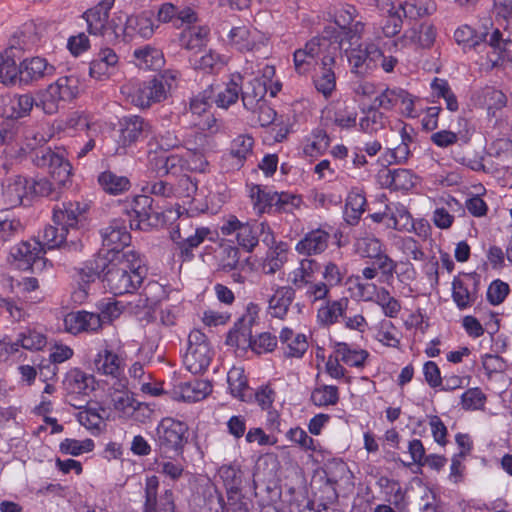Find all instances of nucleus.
I'll list each match as a JSON object with an SVG mask.
<instances>
[{
  "label": "nucleus",
  "instance_id": "1",
  "mask_svg": "<svg viewBox=\"0 0 512 512\" xmlns=\"http://www.w3.org/2000/svg\"><path fill=\"white\" fill-rule=\"evenodd\" d=\"M88 204L78 201H68L56 204L53 208L52 221L43 231V240L49 250L61 249L67 252H80L82 242L77 238L68 239L70 231H76L78 225L86 220Z\"/></svg>",
  "mask_w": 512,
  "mask_h": 512
},
{
  "label": "nucleus",
  "instance_id": "2",
  "mask_svg": "<svg viewBox=\"0 0 512 512\" xmlns=\"http://www.w3.org/2000/svg\"><path fill=\"white\" fill-rule=\"evenodd\" d=\"M145 274L146 269L137 253L113 254L112 257L108 256L102 281L111 293L123 295L140 287Z\"/></svg>",
  "mask_w": 512,
  "mask_h": 512
},
{
  "label": "nucleus",
  "instance_id": "3",
  "mask_svg": "<svg viewBox=\"0 0 512 512\" xmlns=\"http://www.w3.org/2000/svg\"><path fill=\"white\" fill-rule=\"evenodd\" d=\"M188 439V425L170 417L163 418L155 430L156 451L162 458L172 460L182 456Z\"/></svg>",
  "mask_w": 512,
  "mask_h": 512
},
{
  "label": "nucleus",
  "instance_id": "4",
  "mask_svg": "<svg viewBox=\"0 0 512 512\" xmlns=\"http://www.w3.org/2000/svg\"><path fill=\"white\" fill-rule=\"evenodd\" d=\"M177 78L178 72L165 70L163 73L143 81L131 94L132 104L141 109H146L165 101L169 97Z\"/></svg>",
  "mask_w": 512,
  "mask_h": 512
},
{
  "label": "nucleus",
  "instance_id": "5",
  "mask_svg": "<svg viewBox=\"0 0 512 512\" xmlns=\"http://www.w3.org/2000/svg\"><path fill=\"white\" fill-rule=\"evenodd\" d=\"M32 26H28L25 30L15 34L10 41L9 47L0 56V82L2 83H15L16 78H19L20 65L17 61L22 60L25 50L30 49L33 41L30 40Z\"/></svg>",
  "mask_w": 512,
  "mask_h": 512
},
{
  "label": "nucleus",
  "instance_id": "6",
  "mask_svg": "<svg viewBox=\"0 0 512 512\" xmlns=\"http://www.w3.org/2000/svg\"><path fill=\"white\" fill-rule=\"evenodd\" d=\"M78 93L77 79L73 76H64L50 84L45 90L38 93L37 107H41L44 113L54 114L59 109L60 102L70 101Z\"/></svg>",
  "mask_w": 512,
  "mask_h": 512
},
{
  "label": "nucleus",
  "instance_id": "7",
  "mask_svg": "<svg viewBox=\"0 0 512 512\" xmlns=\"http://www.w3.org/2000/svg\"><path fill=\"white\" fill-rule=\"evenodd\" d=\"M134 218L130 219V228L148 231L163 226L166 217L163 211L155 205L154 199L148 195H137L131 203ZM130 217H132L129 214Z\"/></svg>",
  "mask_w": 512,
  "mask_h": 512
},
{
  "label": "nucleus",
  "instance_id": "8",
  "mask_svg": "<svg viewBox=\"0 0 512 512\" xmlns=\"http://www.w3.org/2000/svg\"><path fill=\"white\" fill-rule=\"evenodd\" d=\"M100 234L103 247L105 248L102 249L104 256L112 257L113 254L136 253L133 250H124L126 247H129L131 242V234L127 229L124 219L111 220L107 227L100 230Z\"/></svg>",
  "mask_w": 512,
  "mask_h": 512
},
{
  "label": "nucleus",
  "instance_id": "9",
  "mask_svg": "<svg viewBox=\"0 0 512 512\" xmlns=\"http://www.w3.org/2000/svg\"><path fill=\"white\" fill-rule=\"evenodd\" d=\"M42 250L40 242L22 241L11 248L10 256L18 269L39 273L48 263V260L42 256Z\"/></svg>",
  "mask_w": 512,
  "mask_h": 512
},
{
  "label": "nucleus",
  "instance_id": "10",
  "mask_svg": "<svg viewBox=\"0 0 512 512\" xmlns=\"http://www.w3.org/2000/svg\"><path fill=\"white\" fill-rule=\"evenodd\" d=\"M260 308L257 304L249 303L246 312L234 324L233 328L228 332L226 337V345L236 348H250L254 336L252 335V327L258 319Z\"/></svg>",
  "mask_w": 512,
  "mask_h": 512
},
{
  "label": "nucleus",
  "instance_id": "11",
  "mask_svg": "<svg viewBox=\"0 0 512 512\" xmlns=\"http://www.w3.org/2000/svg\"><path fill=\"white\" fill-rule=\"evenodd\" d=\"M159 479L152 475L146 478L144 488L143 512H175L176 505L174 493L171 489H166L158 497Z\"/></svg>",
  "mask_w": 512,
  "mask_h": 512
},
{
  "label": "nucleus",
  "instance_id": "12",
  "mask_svg": "<svg viewBox=\"0 0 512 512\" xmlns=\"http://www.w3.org/2000/svg\"><path fill=\"white\" fill-rule=\"evenodd\" d=\"M120 132V143L123 147H129L149 137L152 125L141 116H125L120 120Z\"/></svg>",
  "mask_w": 512,
  "mask_h": 512
},
{
  "label": "nucleus",
  "instance_id": "13",
  "mask_svg": "<svg viewBox=\"0 0 512 512\" xmlns=\"http://www.w3.org/2000/svg\"><path fill=\"white\" fill-rule=\"evenodd\" d=\"M62 386L68 396L79 400V397L88 396L96 389V380L92 374L72 368L65 374Z\"/></svg>",
  "mask_w": 512,
  "mask_h": 512
},
{
  "label": "nucleus",
  "instance_id": "14",
  "mask_svg": "<svg viewBox=\"0 0 512 512\" xmlns=\"http://www.w3.org/2000/svg\"><path fill=\"white\" fill-rule=\"evenodd\" d=\"M37 100L30 94L0 96V116L20 119L30 114Z\"/></svg>",
  "mask_w": 512,
  "mask_h": 512
},
{
  "label": "nucleus",
  "instance_id": "15",
  "mask_svg": "<svg viewBox=\"0 0 512 512\" xmlns=\"http://www.w3.org/2000/svg\"><path fill=\"white\" fill-rule=\"evenodd\" d=\"M218 474L226 489L228 500L236 499L238 495L242 494L247 477L240 464L236 462L224 464L219 468Z\"/></svg>",
  "mask_w": 512,
  "mask_h": 512
},
{
  "label": "nucleus",
  "instance_id": "16",
  "mask_svg": "<svg viewBox=\"0 0 512 512\" xmlns=\"http://www.w3.org/2000/svg\"><path fill=\"white\" fill-rule=\"evenodd\" d=\"M65 328L72 334L98 331L103 324V318L98 313L87 311L70 312L64 318Z\"/></svg>",
  "mask_w": 512,
  "mask_h": 512
},
{
  "label": "nucleus",
  "instance_id": "17",
  "mask_svg": "<svg viewBox=\"0 0 512 512\" xmlns=\"http://www.w3.org/2000/svg\"><path fill=\"white\" fill-rule=\"evenodd\" d=\"M114 0H102L94 7L84 12L83 18L87 22V29L91 35H105L107 33L109 12Z\"/></svg>",
  "mask_w": 512,
  "mask_h": 512
},
{
  "label": "nucleus",
  "instance_id": "18",
  "mask_svg": "<svg viewBox=\"0 0 512 512\" xmlns=\"http://www.w3.org/2000/svg\"><path fill=\"white\" fill-rule=\"evenodd\" d=\"M55 67L42 57L24 58L20 62L19 81L29 84L46 76L53 75Z\"/></svg>",
  "mask_w": 512,
  "mask_h": 512
},
{
  "label": "nucleus",
  "instance_id": "19",
  "mask_svg": "<svg viewBox=\"0 0 512 512\" xmlns=\"http://www.w3.org/2000/svg\"><path fill=\"white\" fill-rule=\"evenodd\" d=\"M28 184L29 179L21 175L7 178L2 193L5 203L10 207L26 205L24 201H29Z\"/></svg>",
  "mask_w": 512,
  "mask_h": 512
},
{
  "label": "nucleus",
  "instance_id": "20",
  "mask_svg": "<svg viewBox=\"0 0 512 512\" xmlns=\"http://www.w3.org/2000/svg\"><path fill=\"white\" fill-rule=\"evenodd\" d=\"M380 184L394 191L409 190L414 186L413 174L408 169H385L378 174Z\"/></svg>",
  "mask_w": 512,
  "mask_h": 512
},
{
  "label": "nucleus",
  "instance_id": "21",
  "mask_svg": "<svg viewBox=\"0 0 512 512\" xmlns=\"http://www.w3.org/2000/svg\"><path fill=\"white\" fill-rule=\"evenodd\" d=\"M243 80L244 77L240 73L231 74L225 88L217 93L214 91L212 102L219 108L228 109L238 101L242 92Z\"/></svg>",
  "mask_w": 512,
  "mask_h": 512
},
{
  "label": "nucleus",
  "instance_id": "22",
  "mask_svg": "<svg viewBox=\"0 0 512 512\" xmlns=\"http://www.w3.org/2000/svg\"><path fill=\"white\" fill-rule=\"evenodd\" d=\"M102 251L100 250L93 259L86 261L83 267L75 269L78 284L88 287L96 279H102L105 267L108 265V256H104Z\"/></svg>",
  "mask_w": 512,
  "mask_h": 512
},
{
  "label": "nucleus",
  "instance_id": "23",
  "mask_svg": "<svg viewBox=\"0 0 512 512\" xmlns=\"http://www.w3.org/2000/svg\"><path fill=\"white\" fill-rule=\"evenodd\" d=\"M329 233L322 229L312 230L307 233L296 245V251L303 255L320 254L328 247Z\"/></svg>",
  "mask_w": 512,
  "mask_h": 512
},
{
  "label": "nucleus",
  "instance_id": "24",
  "mask_svg": "<svg viewBox=\"0 0 512 512\" xmlns=\"http://www.w3.org/2000/svg\"><path fill=\"white\" fill-rule=\"evenodd\" d=\"M118 63V56L111 48H103L97 56L90 62L89 74L91 77L101 80L110 75V70L114 69Z\"/></svg>",
  "mask_w": 512,
  "mask_h": 512
},
{
  "label": "nucleus",
  "instance_id": "25",
  "mask_svg": "<svg viewBox=\"0 0 512 512\" xmlns=\"http://www.w3.org/2000/svg\"><path fill=\"white\" fill-rule=\"evenodd\" d=\"M388 8L387 16L384 19L382 24V31L386 37H394L396 36L402 29L403 19L402 16H407V13H412L415 9L414 5H407L403 7L399 5L397 9H395L392 3H385Z\"/></svg>",
  "mask_w": 512,
  "mask_h": 512
},
{
  "label": "nucleus",
  "instance_id": "26",
  "mask_svg": "<svg viewBox=\"0 0 512 512\" xmlns=\"http://www.w3.org/2000/svg\"><path fill=\"white\" fill-rule=\"evenodd\" d=\"M360 111L364 114L359 121L362 132L372 134L385 128L388 121L387 116L372 103L370 105L362 104Z\"/></svg>",
  "mask_w": 512,
  "mask_h": 512
},
{
  "label": "nucleus",
  "instance_id": "27",
  "mask_svg": "<svg viewBox=\"0 0 512 512\" xmlns=\"http://www.w3.org/2000/svg\"><path fill=\"white\" fill-rule=\"evenodd\" d=\"M213 352L210 346L188 348L184 358L186 368L192 374H200L207 370L212 360Z\"/></svg>",
  "mask_w": 512,
  "mask_h": 512
},
{
  "label": "nucleus",
  "instance_id": "28",
  "mask_svg": "<svg viewBox=\"0 0 512 512\" xmlns=\"http://www.w3.org/2000/svg\"><path fill=\"white\" fill-rule=\"evenodd\" d=\"M295 299V289L290 286L278 287L269 299V309L275 318L283 319Z\"/></svg>",
  "mask_w": 512,
  "mask_h": 512
},
{
  "label": "nucleus",
  "instance_id": "29",
  "mask_svg": "<svg viewBox=\"0 0 512 512\" xmlns=\"http://www.w3.org/2000/svg\"><path fill=\"white\" fill-rule=\"evenodd\" d=\"M248 89L241 92L243 106L252 112H256L260 103H265V95L267 93L266 82L264 80L254 78L249 82Z\"/></svg>",
  "mask_w": 512,
  "mask_h": 512
},
{
  "label": "nucleus",
  "instance_id": "30",
  "mask_svg": "<svg viewBox=\"0 0 512 512\" xmlns=\"http://www.w3.org/2000/svg\"><path fill=\"white\" fill-rule=\"evenodd\" d=\"M125 30L128 41L132 40L136 35L142 38H150L154 33V24L152 19L146 14L131 15L127 18Z\"/></svg>",
  "mask_w": 512,
  "mask_h": 512
},
{
  "label": "nucleus",
  "instance_id": "31",
  "mask_svg": "<svg viewBox=\"0 0 512 512\" xmlns=\"http://www.w3.org/2000/svg\"><path fill=\"white\" fill-rule=\"evenodd\" d=\"M133 56L137 65L143 69L158 70L165 63L162 51L150 45L136 49Z\"/></svg>",
  "mask_w": 512,
  "mask_h": 512
},
{
  "label": "nucleus",
  "instance_id": "32",
  "mask_svg": "<svg viewBox=\"0 0 512 512\" xmlns=\"http://www.w3.org/2000/svg\"><path fill=\"white\" fill-rule=\"evenodd\" d=\"M189 62L195 70L206 74H217L226 64L223 56L213 50H209L201 57L190 58Z\"/></svg>",
  "mask_w": 512,
  "mask_h": 512
},
{
  "label": "nucleus",
  "instance_id": "33",
  "mask_svg": "<svg viewBox=\"0 0 512 512\" xmlns=\"http://www.w3.org/2000/svg\"><path fill=\"white\" fill-rule=\"evenodd\" d=\"M98 184L108 194L119 195L130 189V181L125 176L107 170L99 174Z\"/></svg>",
  "mask_w": 512,
  "mask_h": 512
},
{
  "label": "nucleus",
  "instance_id": "34",
  "mask_svg": "<svg viewBox=\"0 0 512 512\" xmlns=\"http://www.w3.org/2000/svg\"><path fill=\"white\" fill-rule=\"evenodd\" d=\"M334 348L335 353L340 357V360L351 367H364L365 362L369 357V353L366 350L351 349L350 346L345 342H336Z\"/></svg>",
  "mask_w": 512,
  "mask_h": 512
},
{
  "label": "nucleus",
  "instance_id": "35",
  "mask_svg": "<svg viewBox=\"0 0 512 512\" xmlns=\"http://www.w3.org/2000/svg\"><path fill=\"white\" fill-rule=\"evenodd\" d=\"M232 45L239 51H252L256 44V30L251 31L247 26L234 27L228 35Z\"/></svg>",
  "mask_w": 512,
  "mask_h": 512
},
{
  "label": "nucleus",
  "instance_id": "36",
  "mask_svg": "<svg viewBox=\"0 0 512 512\" xmlns=\"http://www.w3.org/2000/svg\"><path fill=\"white\" fill-rule=\"evenodd\" d=\"M363 24L360 21H356L353 25L345 28H336L334 26H328L324 28V33L329 36L332 43H337L342 48L345 42L352 43L354 38H358V34L362 31Z\"/></svg>",
  "mask_w": 512,
  "mask_h": 512
},
{
  "label": "nucleus",
  "instance_id": "37",
  "mask_svg": "<svg viewBox=\"0 0 512 512\" xmlns=\"http://www.w3.org/2000/svg\"><path fill=\"white\" fill-rule=\"evenodd\" d=\"M48 172L54 180L55 185H57L61 191L71 185L72 166L70 162L65 159L63 152L59 155L58 161H55L53 165L50 166Z\"/></svg>",
  "mask_w": 512,
  "mask_h": 512
},
{
  "label": "nucleus",
  "instance_id": "38",
  "mask_svg": "<svg viewBox=\"0 0 512 512\" xmlns=\"http://www.w3.org/2000/svg\"><path fill=\"white\" fill-rule=\"evenodd\" d=\"M277 195L278 192H273L266 186L254 185L250 189V196L259 213H270L276 207Z\"/></svg>",
  "mask_w": 512,
  "mask_h": 512
},
{
  "label": "nucleus",
  "instance_id": "39",
  "mask_svg": "<svg viewBox=\"0 0 512 512\" xmlns=\"http://www.w3.org/2000/svg\"><path fill=\"white\" fill-rule=\"evenodd\" d=\"M348 299L342 298L340 300L328 301L326 306L318 310V320L326 326H330L338 321L339 317H343L347 309Z\"/></svg>",
  "mask_w": 512,
  "mask_h": 512
},
{
  "label": "nucleus",
  "instance_id": "40",
  "mask_svg": "<svg viewBox=\"0 0 512 512\" xmlns=\"http://www.w3.org/2000/svg\"><path fill=\"white\" fill-rule=\"evenodd\" d=\"M28 189L29 197H47L52 201H59L61 199L62 191L58 186L55 187L47 178L29 179Z\"/></svg>",
  "mask_w": 512,
  "mask_h": 512
},
{
  "label": "nucleus",
  "instance_id": "41",
  "mask_svg": "<svg viewBox=\"0 0 512 512\" xmlns=\"http://www.w3.org/2000/svg\"><path fill=\"white\" fill-rule=\"evenodd\" d=\"M209 30L206 27H192L180 34V45L187 50L200 49L206 45Z\"/></svg>",
  "mask_w": 512,
  "mask_h": 512
},
{
  "label": "nucleus",
  "instance_id": "42",
  "mask_svg": "<svg viewBox=\"0 0 512 512\" xmlns=\"http://www.w3.org/2000/svg\"><path fill=\"white\" fill-rule=\"evenodd\" d=\"M94 364L97 371L104 375L117 377L120 374L121 360L119 356L107 349L98 353L97 358L94 360Z\"/></svg>",
  "mask_w": 512,
  "mask_h": 512
},
{
  "label": "nucleus",
  "instance_id": "43",
  "mask_svg": "<svg viewBox=\"0 0 512 512\" xmlns=\"http://www.w3.org/2000/svg\"><path fill=\"white\" fill-rule=\"evenodd\" d=\"M24 231V226L20 219L9 217V215L0 211V242L5 243L20 236Z\"/></svg>",
  "mask_w": 512,
  "mask_h": 512
},
{
  "label": "nucleus",
  "instance_id": "44",
  "mask_svg": "<svg viewBox=\"0 0 512 512\" xmlns=\"http://www.w3.org/2000/svg\"><path fill=\"white\" fill-rule=\"evenodd\" d=\"M430 87L434 96L445 100L446 108L449 111L455 112L458 110L459 104L457 97L446 79L435 77Z\"/></svg>",
  "mask_w": 512,
  "mask_h": 512
},
{
  "label": "nucleus",
  "instance_id": "45",
  "mask_svg": "<svg viewBox=\"0 0 512 512\" xmlns=\"http://www.w3.org/2000/svg\"><path fill=\"white\" fill-rule=\"evenodd\" d=\"M182 398L185 401H197L205 398L212 392V385L209 381L195 380L180 385Z\"/></svg>",
  "mask_w": 512,
  "mask_h": 512
},
{
  "label": "nucleus",
  "instance_id": "46",
  "mask_svg": "<svg viewBox=\"0 0 512 512\" xmlns=\"http://www.w3.org/2000/svg\"><path fill=\"white\" fill-rule=\"evenodd\" d=\"M311 402L318 407L333 406L339 401V390L334 385L315 387L311 393Z\"/></svg>",
  "mask_w": 512,
  "mask_h": 512
},
{
  "label": "nucleus",
  "instance_id": "47",
  "mask_svg": "<svg viewBox=\"0 0 512 512\" xmlns=\"http://www.w3.org/2000/svg\"><path fill=\"white\" fill-rule=\"evenodd\" d=\"M253 145L254 139L249 135H239L231 142L229 155L237 160V166H243L246 158L252 154Z\"/></svg>",
  "mask_w": 512,
  "mask_h": 512
},
{
  "label": "nucleus",
  "instance_id": "48",
  "mask_svg": "<svg viewBox=\"0 0 512 512\" xmlns=\"http://www.w3.org/2000/svg\"><path fill=\"white\" fill-rule=\"evenodd\" d=\"M480 98L482 99L483 105L487 107L488 114L493 116L497 110L505 107L507 103L506 95L491 86H487L481 90Z\"/></svg>",
  "mask_w": 512,
  "mask_h": 512
},
{
  "label": "nucleus",
  "instance_id": "49",
  "mask_svg": "<svg viewBox=\"0 0 512 512\" xmlns=\"http://www.w3.org/2000/svg\"><path fill=\"white\" fill-rule=\"evenodd\" d=\"M485 42H488L489 46L493 48V53L497 54V57L495 60L491 59L494 63H497L499 61H512V53L507 48L509 44H511V40L503 39L502 33L499 29H495L493 33L490 35L489 40L486 39Z\"/></svg>",
  "mask_w": 512,
  "mask_h": 512
},
{
  "label": "nucleus",
  "instance_id": "50",
  "mask_svg": "<svg viewBox=\"0 0 512 512\" xmlns=\"http://www.w3.org/2000/svg\"><path fill=\"white\" fill-rule=\"evenodd\" d=\"M209 234V230L206 228L196 229L194 235H189L182 242H179L180 256L183 261H190L194 255L192 249L198 247Z\"/></svg>",
  "mask_w": 512,
  "mask_h": 512
},
{
  "label": "nucleus",
  "instance_id": "51",
  "mask_svg": "<svg viewBox=\"0 0 512 512\" xmlns=\"http://www.w3.org/2000/svg\"><path fill=\"white\" fill-rule=\"evenodd\" d=\"M258 222L244 223L237 233V242L247 252H252L258 245Z\"/></svg>",
  "mask_w": 512,
  "mask_h": 512
},
{
  "label": "nucleus",
  "instance_id": "52",
  "mask_svg": "<svg viewBox=\"0 0 512 512\" xmlns=\"http://www.w3.org/2000/svg\"><path fill=\"white\" fill-rule=\"evenodd\" d=\"M487 32H477L469 25H462L454 32V39L458 44H469L472 47L478 46L486 41Z\"/></svg>",
  "mask_w": 512,
  "mask_h": 512
},
{
  "label": "nucleus",
  "instance_id": "53",
  "mask_svg": "<svg viewBox=\"0 0 512 512\" xmlns=\"http://www.w3.org/2000/svg\"><path fill=\"white\" fill-rule=\"evenodd\" d=\"M452 298L460 310L471 306L476 297L472 294L462 280L455 277L452 282Z\"/></svg>",
  "mask_w": 512,
  "mask_h": 512
},
{
  "label": "nucleus",
  "instance_id": "54",
  "mask_svg": "<svg viewBox=\"0 0 512 512\" xmlns=\"http://www.w3.org/2000/svg\"><path fill=\"white\" fill-rule=\"evenodd\" d=\"M364 46L361 44L356 49H351L347 55L348 61L352 67L351 71L357 75L365 76L372 71V68H368V59L365 55Z\"/></svg>",
  "mask_w": 512,
  "mask_h": 512
},
{
  "label": "nucleus",
  "instance_id": "55",
  "mask_svg": "<svg viewBox=\"0 0 512 512\" xmlns=\"http://www.w3.org/2000/svg\"><path fill=\"white\" fill-rule=\"evenodd\" d=\"M94 441L92 439H85L79 441L76 439L66 438L60 443V451L63 454L72 456H79L83 453L90 452L94 449Z\"/></svg>",
  "mask_w": 512,
  "mask_h": 512
},
{
  "label": "nucleus",
  "instance_id": "56",
  "mask_svg": "<svg viewBox=\"0 0 512 512\" xmlns=\"http://www.w3.org/2000/svg\"><path fill=\"white\" fill-rule=\"evenodd\" d=\"M409 37L422 48L428 49L435 42L436 30L433 25L422 23L418 28L415 27L412 29V34Z\"/></svg>",
  "mask_w": 512,
  "mask_h": 512
},
{
  "label": "nucleus",
  "instance_id": "57",
  "mask_svg": "<svg viewBox=\"0 0 512 512\" xmlns=\"http://www.w3.org/2000/svg\"><path fill=\"white\" fill-rule=\"evenodd\" d=\"M314 86L325 98L330 97L336 87L334 70L330 68L322 70L321 75L314 78Z\"/></svg>",
  "mask_w": 512,
  "mask_h": 512
},
{
  "label": "nucleus",
  "instance_id": "58",
  "mask_svg": "<svg viewBox=\"0 0 512 512\" xmlns=\"http://www.w3.org/2000/svg\"><path fill=\"white\" fill-rule=\"evenodd\" d=\"M486 402V395L480 388H470L461 395V406L464 410L482 409Z\"/></svg>",
  "mask_w": 512,
  "mask_h": 512
},
{
  "label": "nucleus",
  "instance_id": "59",
  "mask_svg": "<svg viewBox=\"0 0 512 512\" xmlns=\"http://www.w3.org/2000/svg\"><path fill=\"white\" fill-rule=\"evenodd\" d=\"M401 88H386L378 95L372 104L379 110H392L398 104V97H401Z\"/></svg>",
  "mask_w": 512,
  "mask_h": 512
},
{
  "label": "nucleus",
  "instance_id": "60",
  "mask_svg": "<svg viewBox=\"0 0 512 512\" xmlns=\"http://www.w3.org/2000/svg\"><path fill=\"white\" fill-rule=\"evenodd\" d=\"M19 342L26 350H41L46 345V336L32 329L19 334Z\"/></svg>",
  "mask_w": 512,
  "mask_h": 512
},
{
  "label": "nucleus",
  "instance_id": "61",
  "mask_svg": "<svg viewBox=\"0 0 512 512\" xmlns=\"http://www.w3.org/2000/svg\"><path fill=\"white\" fill-rule=\"evenodd\" d=\"M112 402L116 411L121 412L125 416L134 415L136 400L128 392L116 391L112 395Z\"/></svg>",
  "mask_w": 512,
  "mask_h": 512
},
{
  "label": "nucleus",
  "instance_id": "62",
  "mask_svg": "<svg viewBox=\"0 0 512 512\" xmlns=\"http://www.w3.org/2000/svg\"><path fill=\"white\" fill-rule=\"evenodd\" d=\"M509 292V285L500 279H496L488 287L487 300L491 305H500L504 302Z\"/></svg>",
  "mask_w": 512,
  "mask_h": 512
},
{
  "label": "nucleus",
  "instance_id": "63",
  "mask_svg": "<svg viewBox=\"0 0 512 512\" xmlns=\"http://www.w3.org/2000/svg\"><path fill=\"white\" fill-rule=\"evenodd\" d=\"M61 152H55L50 147H40L31 154L34 165L39 168H47L49 170L53 163L58 161Z\"/></svg>",
  "mask_w": 512,
  "mask_h": 512
},
{
  "label": "nucleus",
  "instance_id": "64",
  "mask_svg": "<svg viewBox=\"0 0 512 512\" xmlns=\"http://www.w3.org/2000/svg\"><path fill=\"white\" fill-rule=\"evenodd\" d=\"M277 346V337L269 332L260 333L253 338L250 349L256 354L272 352Z\"/></svg>",
  "mask_w": 512,
  "mask_h": 512
}]
</instances>
